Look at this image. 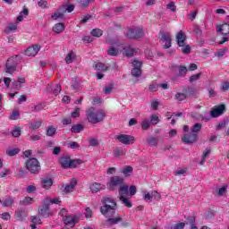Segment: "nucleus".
<instances>
[{
  "label": "nucleus",
  "mask_w": 229,
  "mask_h": 229,
  "mask_svg": "<svg viewBox=\"0 0 229 229\" xmlns=\"http://www.w3.org/2000/svg\"><path fill=\"white\" fill-rule=\"evenodd\" d=\"M102 206L100 212L105 217H114L115 210H117V202L112 197H104L101 199Z\"/></svg>",
  "instance_id": "1"
},
{
  "label": "nucleus",
  "mask_w": 229,
  "mask_h": 229,
  "mask_svg": "<svg viewBox=\"0 0 229 229\" xmlns=\"http://www.w3.org/2000/svg\"><path fill=\"white\" fill-rule=\"evenodd\" d=\"M86 117L89 123L91 124H98L105 121L106 117V112L103 109L96 110L94 107H90L86 111Z\"/></svg>",
  "instance_id": "2"
},
{
  "label": "nucleus",
  "mask_w": 229,
  "mask_h": 229,
  "mask_svg": "<svg viewBox=\"0 0 229 229\" xmlns=\"http://www.w3.org/2000/svg\"><path fill=\"white\" fill-rule=\"evenodd\" d=\"M19 55H13L9 57L5 63L4 72L6 74H13L17 71V65H19Z\"/></svg>",
  "instance_id": "3"
},
{
  "label": "nucleus",
  "mask_w": 229,
  "mask_h": 229,
  "mask_svg": "<svg viewBox=\"0 0 229 229\" xmlns=\"http://www.w3.org/2000/svg\"><path fill=\"white\" fill-rule=\"evenodd\" d=\"M125 37H127V38H132L134 40L142 38V37H144V29H142V27L129 28L125 32Z\"/></svg>",
  "instance_id": "4"
},
{
  "label": "nucleus",
  "mask_w": 229,
  "mask_h": 229,
  "mask_svg": "<svg viewBox=\"0 0 229 229\" xmlns=\"http://www.w3.org/2000/svg\"><path fill=\"white\" fill-rule=\"evenodd\" d=\"M26 169L32 174H38L40 173V162L38 159L32 157L26 162Z\"/></svg>",
  "instance_id": "5"
},
{
  "label": "nucleus",
  "mask_w": 229,
  "mask_h": 229,
  "mask_svg": "<svg viewBox=\"0 0 229 229\" xmlns=\"http://www.w3.org/2000/svg\"><path fill=\"white\" fill-rule=\"evenodd\" d=\"M124 183V178L121 176H113L110 179V182H107V187L110 191H115L116 187L123 185Z\"/></svg>",
  "instance_id": "6"
},
{
  "label": "nucleus",
  "mask_w": 229,
  "mask_h": 229,
  "mask_svg": "<svg viewBox=\"0 0 229 229\" xmlns=\"http://www.w3.org/2000/svg\"><path fill=\"white\" fill-rule=\"evenodd\" d=\"M114 139L125 146H130V144H133V142H135V137L128 134H119L114 136Z\"/></svg>",
  "instance_id": "7"
},
{
  "label": "nucleus",
  "mask_w": 229,
  "mask_h": 229,
  "mask_svg": "<svg viewBox=\"0 0 229 229\" xmlns=\"http://www.w3.org/2000/svg\"><path fill=\"white\" fill-rule=\"evenodd\" d=\"M38 214L42 216V217H50V216H53V211H51L49 208L48 200H44L43 206L38 208Z\"/></svg>",
  "instance_id": "8"
},
{
  "label": "nucleus",
  "mask_w": 229,
  "mask_h": 229,
  "mask_svg": "<svg viewBox=\"0 0 229 229\" xmlns=\"http://www.w3.org/2000/svg\"><path fill=\"white\" fill-rule=\"evenodd\" d=\"M132 70H131V75L134 78H140L141 74H142V62L139 61V60H134L132 61Z\"/></svg>",
  "instance_id": "9"
},
{
  "label": "nucleus",
  "mask_w": 229,
  "mask_h": 229,
  "mask_svg": "<svg viewBox=\"0 0 229 229\" xmlns=\"http://www.w3.org/2000/svg\"><path fill=\"white\" fill-rule=\"evenodd\" d=\"M64 225L66 226H70V228H73V226L80 221V216L76 215L68 216L64 218Z\"/></svg>",
  "instance_id": "10"
},
{
  "label": "nucleus",
  "mask_w": 229,
  "mask_h": 229,
  "mask_svg": "<svg viewBox=\"0 0 229 229\" xmlns=\"http://www.w3.org/2000/svg\"><path fill=\"white\" fill-rule=\"evenodd\" d=\"M197 140H198V134L192 133V132L184 134L182 137V141L184 144H193V142H196Z\"/></svg>",
  "instance_id": "11"
},
{
  "label": "nucleus",
  "mask_w": 229,
  "mask_h": 229,
  "mask_svg": "<svg viewBox=\"0 0 229 229\" xmlns=\"http://www.w3.org/2000/svg\"><path fill=\"white\" fill-rule=\"evenodd\" d=\"M225 105H220L216 108H214L210 111V115L213 118L219 117L220 115H223L225 114Z\"/></svg>",
  "instance_id": "12"
},
{
  "label": "nucleus",
  "mask_w": 229,
  "mask_h": 229,
  "mask_svg": "<svg viewBox=\"0 0 229 229\" xmlns=\"http://www.w3.org/2000/svg\"><path fill=\"white\" fill-rule=\"evenodd\" d=\"M40 51V47L38 45H33L32 47H29L25 50L26 56H36V55Z\"/></svg>",
  "instance_id": "13"
},
{
  "label": "nucleus",
  "mask_w": 229,
  "mask_h": 229,
  "mask_svg": "<svg viewBox=\"0 0 229 229\" xmlns=\"http://www.w3.org/2000/svg\"><path fill=\"white\" fill-rule=\"evenodd\" d=\"M187 40V36L183 30H180L176 35V42L179 47H183L185 45V41Z\"/></svg>",
  "instance_id": "14"
},
{
  "label": "nucleus",
  "mask_w": 229,
  "mask_h": 229,
  "mask_svg": "<svg viewBox=\"0 0 229 229\" xmlns=\"http://www.w3.org/2000/svg\"><path fill=\"white\" fill-rule=\"evenodd\" d=\"M78 185V182L76 180H72V182L69 184H66L64 186V189L63 191L64 194H70V192L74 191V188Z\"/></svg>",
  "instance_id": "15"
},
{
  "label": "nucleus",
  "mask_w": 229,
  "mask_h": 229,
  "mask_svg": "<svg viewBox=\"0 0 229 229\" xmlns=\"http://www.w3.org/2000/svg\"><path fill=\"white\" fill-rule=\"evenodd\" d=\"M60 165L63 169H69V165L71 164V157H62L59 158Z\"/></svg>",
  "instance_id": "16"
},
{
  "label": "nucleus",
  "mask_w": 229,
  "mask_h": 229,
  "mask_svg": "<svg viewBox=\"0 0 229 229\" xmlns=\"http://www.w3.org/2000/svg\"><path fill=\"white\" fill-rule=\"evenodd\" d=\"M191 117L197 121H205V123H208V121H210V116H205L198 112L191 113Z\"/></svg>",
  "instance_id": "17"
},
{
  "label": "nucleus",
  "mask_w": 229,
  "mask_h": 229,
  "mask_svg": "<svg viewBox=\"0 0 229 229\" xmlns=\"http://www.w3.org/2000/svg\"><path fill=\"white\" fill-rule=\"evenodd\" d=\"M53 182L54 181L51 178H43L41 179V187L47 190L51 189Z\"/></svg>",
  "instance_id": "18"
},
{
  "label": "nucleus",
  "mask_w": 229,
  "mask_h": 229,
  "mask_svg": "<svg viewBox=\"0 0 229 229\" xmlns=\"http://www.w3.org/2000/svg\"><path fill=\"white\" fill-rule=\"evenodd\" d=\"M89 189H90L91 192H93V194H96V193L99 192V191H102V189H105V185H103L101 183L94 182L93 184H91L89 186Z\"/></svg>",
  "instance_id": "19"
},
{
  "label": "nucleus",
  "mask_w": 229,
  "mask_h": 229,
  "mask_svg": "<svg viewBox=\"0 0 229 229\" xmlns=\"http://www.w3.org/2000/svg\"><path fill=\"white\" fill-rule=\"evenodd\" d=\"M42 126V119L35 120L34 122H30L29 125L30 130H38Z\"/></svg>",
  "instance_id": "20"
},
{
  "label": "nucleus",
  "mask_w": 229,
  "mask_h": 229,
  "mask_svg": "<svg viewBox=\"0 0 229 229\" xmlns=\"http://www.w3.org/2000/svg\"><path fill=\"white\" fill-rule=\"evenodd\" d=\"M186 225H191V229H198V226H196V216H190L186 218Z\"/></svg>",
  "instance_id": "21"
},
{
  "label": "nucleus",
  "mask_w": 229,
  "mask_h": 229,
  "mask_svg": "<svg viewBox=\"0 0 229 229\" xmlns=\"http://www.w3.org/2000/svg\"><path fill=\"white\" fill-rule=\"evenodd\" d=\"M177 69H178V74L177 76L179 78H185V76H187V67L185 66H182V65H179L177 66Z\"/></svg>",
  "instance_id": "22"
},
{
  "label": "nucleus",
  "mask_w": 229,
  "mask_h": 229,
  "mask_svg": "<svg viewBox=\"0 0 229 229\" xmlns=\"http://www.w3.org/2000/svg\"><path fill=\"white\" fill-rule=\"evenodd\" d=\"M210 153H211V149L210 148H206L203 153H202V158L200 160L199 165H203L205 164V162H207V158H208V157H210Z\"/></svg>",
  "instance_id": "23"
},
{
  "label": "nucleus",
  "mask_w": 229,
  "mask_h": 229,
  "mask_svg": "<svg viewBox=\"0 0 229 229\" xmlns=\"http://www.w3.org/2000/svg\"><path fill=\"white\" fill-rule=\"evenodd\" d=\"M81 164H83L81 159H70V165L68 169H76V167H78V165H81Z\"/></svg>",
  "instance_id": "24"
},
{
  "label": "nucleus",
  "mask_w": 229,
  "mask_h": 229,
  "mask_svg": "<svg viewBox=\"0 0 229 229\" xmlns=\"http://www.w3.org/2000/svg\"><path fill=\"white\" fill-rule=\"evenodd\" d=\"M228 119H224L222 121H220L216 125V131H219L221 130H223L224 128H226V126H228Z\"/></svg>",
  "instance_id": "25"
},
{
  "label": "nucleus",
  "mask_w": 229,
  "mask_h": 229,
  "mask_svg": "<svg viewBox=\"0 0 229 229\" xmlns=\"http://www.w3.org/2000/svg\"><path fill=\"white\" fill-rule=\"evenodd\" d=\"M85 130V126L83 124H74L71 128L72 133H80Z\"/></svg>",
  "instance_id": "26"
},
{
  "label": "nucleus",
  "mask_w": 229,
  "mask_h": 229,
  "mask_svg": "<svg viewBox=\"0 0 229 229\" xmlns=\"http://www.w3.org/2000/svg\"><path fill=\"white\" fill-rule=\"evenodd\" d=\"M74 60H76V53L70 51L65 57V62L66 64H72Z\"/></svg>",
  "instance_id": "27"
},
{
  "label": "nucleus",
  "mask_w": 229,
  "mask_h": 229,
  "mask_svg": "<svg viewBox=\"0 0 229 229\" xmlns=\"http://www.w3.org/2000/svg\"><path fill=\"white\" fill-rule=\"evenodd\" d=\"M113 153L114 157H124L126 155V148L118 147L114 149Z\"/></svg>",
  "instance_id": "28"
},
{
  "label": "nucleus",
  "mask_w": 229,
  "mask_h": 229,
  "mask_svg": "<svg viewBox=\"0 0 229 229\" xmlns=\"http://www.w3.org/2000/svg\"><path fill=\"white\" fill-rule=\"evenodd\" d=\"M123 51L125 53V56H133L135 55V53H137V50L135 48L131 47V46L125 47L123 48Z\"/></svg>",
  "instance_id": "29"
},
{
  "label": "nucleus",
  "mask_w": 229,
  "mask_h": 229,
  "mask_svg": "<svg viewBox=\"0 0 229 229\" xmlns=\"http://www.w3.org/2000/svg\"><path fill=\"white\" fill-rule=\"evenodd\" d=\"M119 196H128L129 194V186L128 185H121L118 190Z\"/></svg>",
  "instance_id": "30"
},
{
  "label": "nucleus",
  "mask_w": 229,
  "mask_h": 229,
  "mask_svg": "<svg viewBox=\"0 0 229 229\" xmlns=\"http://www.w3.org/2000/svg\"><path fill=\"white\" fill-rule=\"evenodd\" d=\"M64 30H65V25H64V23H56L54 27H53V31L55 33L60 34L62 33V31H64Z\"/></svg>",
  "instance_id": "31"
},
{
  "label": "nucleus",
  "mask_w": 229,
  "mask_h": 229,
  "mask_svg": "<svg viewBox=\"0 0 229 229\" xmlns=\"http://www.w3.org/2000/svg\"><path fill=\"white\" fill-rule=\"evenodd\" d=\"M55 135H56V127H55L53 125H49L47 128V137H55Z\"/></svg>",
  "instance_id": "32"
},
{
  "label": "nucleus",
  "mask_w": 229,
  "mask_h": 229,
  "mask_svg": "<svg viewBox=\"0 0 229 229\" xmlns=\"http://www.w3.org/2000/svg\"><path fill=\"white\" fill-rule=\"evenodd\" d=\"M13 203H15V200L13 199H12V197L5 198L2 201V207H12V205H13Z\"/></svg>",
  "instance_id": "33"
},
{
  "label": "nucleus",
  "mask_w": 229,
  "mask_h": 229,
  "mask_svg": "<svg viewBox=\"0 0 229 229\" xmlns=\"http://www.w3.org/2000/svg\"><path fill=\"white\" fill-rule=\"evenodd\" d=\"M120 201L123 203V205H124L125 207H127V208H131V202L130 201V199L124 196H120L119 197Z\"/></svg>",
  "instance_id": "34"
},
{
  "label": "nucleus",
  "mask_w": 229,
  "mask_h": 229,
  "mask_svg": "<svg viewBox=\"0 0 229 229\" xmlns=\"http://www.w3.org/2000/svg\"><path fill=\"white\" fill-rule=\"evenodd\" d=\"M175 101H179V103H182V101H185L187 99V94L178 92L174 96Z\"/></svg>",
  "instance_id": "35"
},
{
  "label": "nucleus",
  "mask_w": 229,
  "mask_h": 229,
  "mask_svg": "<svg viewBox=\"0 0 229 229\" xmlns=\"http://www.w3.org/2000/svg\"><path fill=\"white\" fill-rule=\"evenodd\" d=\"M107 55L109 56H117L119 55V49L114 47H109L107 49Z\"/></svg>",
  "instance_id": "36"
},
{
  "label": "nucleus",
  "mask_w": 229,
  "mask_h": 229,
  "mask_svg": "<svg viewBox=\"0 0 229 229\" xmlns=\"http://www.w3.org/2000/svg\"><path fill=\"white\" fill-rule=\"evenodd\" d=\"M201 128H203V124H201V123H195L191 128V133H198V132L201 131Z\"/></svg>",
  "instance_id": "37"
},
{
  "label": "nucleus",
  "mask_w": 229,
  "mask_h": 229,
  "mask_svg": "<svg viewBox=\"0 0 229 229\" xmlns=\"http://www.w3.org/2000/svg\"><path fill=\"white\" fill-rule=\"evenodd\" d=\"M5 31L7 33H12V31H17V21L14 23H11L9 24L6 28H5Z\"/></svg>",
  "instance_id": "38"
},
{
  "label": "nucleus",
  "mask_w": 229,
  "mask_h": 229,
  "mask_svg": "<svg viewBox=\"0 0 229 229\" xmlns=\"http://www.w3.org/2000/svg\"><path fill=\"white\" fill-rule=\"evenodd\" d=\"M32 225H30L32 229H36L37 228V225H42V220L38 217V216H33L32 217Z\"/></svg>",
  "instance_id": "39"
},
{
  "label": "nucleus",
  "mask_w": 229,
  "mask_h": 229,
  "mask_svg": "<svg viewBox=\"0 0 229 229\" xmlns=\"http://www.w3.org/2000/svg\"><path fill=\"white\" fill-rule=\"evenodd\" d=\"M147 142H148V144H149V146H157L158 145V138L149 137L147 139Z\"/></svg>",
  "instance_id": "40"
},
{
  "label": "nucleus",
  "mask_w": 229,
  "mask_h": 229,
  "mask_svg": "<svg viewBox=\"0 0 229 229\" xmlns=\"http://www.w3.org/2000/svg\"><path fill=\"white\" fill-rule=\"evenodd\" d=\"M30 110L31 112H34V113L42 112V110H44V105L39 103L38 105L31 106Z\"/></svg>",
  "instance_id": "41"
},
{
  "label": "nucleus",
  "mask_w": 229,
  "mask_h": 229,
  "mask_svg": "<svg viewBox=\"0 0 229 229\" xmlns=\"http://www.w3.org/2000/svg\"><path fill=\"white\" fill-rule=\"evenodd\" d=\"M20 151L21 149L19 148H9L6 150V155L9 157H15V155H17Z\"/></svg>",
  "instance_id": "42"
},
{
  "label": "nucleus",
  "mask_w": 229,
  "mask_h": 229,
  "mask_svg": "<svg viewBox=\"0 0 229 229\" xmlns=\"http://www.w3.org/2000/svg\"><path fill=\"white\" fill-rule=\"evenodd\" d=\"M121 221H123V218L121 216H118L116 218L109 217V219L107 220V223H108V225H117V224L121 223Z\"/></svg>",
  "instance_id": "43"
},
{
  "label": "nucleus",
  "mask_w": 229,
  "mask_h": 229,
  "mask_svg": "<svg viewBox=\"0 0 229 229\" xmlns=\"http://www.w3.org/2000/svg\"><path fill=\"white\" fill-rule=\"evenodd\" d=\"M150 125H151L150 120L148 118H145L141 123V128L142 130H148Z\"/></svg>",
  "instance_id": "44"
},
{
  "label": "nucleus",
  "mask_w": 229,
  "mask_h": 229,
  "mask_svg": "<svg viewBox=\"0 0 229 229\" xmlns=\"http://www.w3.org/2000/svg\"><path fill=\"white\" fill-rule=\"evenodd\" d=\"M33 203V198L25 197L23 200L20 201V205H31Z\"/></svg>",
  "instance_id": "45"
},
{
  "label": "nucleus",
  "mask_w": 229,
  "mask_h": 229,
  "mask_svg": "<svg viewBox=\"0 0 229 229\" xmlns=\"http://www.w3.org/2000/svg\"><path fill=\"white\" fill-rule=\"evenodd\" d=\"M227 189H228V186L224 185L221 188H219L218 190H216V192L217 196H224L225 193L226 192Z\"/></svg>",
  "instance_id": "46"
},
{
  "label": "nucleus",
  "mask_w": 229,
  "mask_h": 229,
  "mask_svg": "<svg viewBox=\"0 0 229 229\" xmlns=\"http://www.w3.org/2000/svg\"><path fill=\"white\" fill-rule=\"evenodd\" d=\"M158 123H160V118H158V114H151L150 123L151 124H158Z\"/></svg>",
  "instance_id": "47"
},
{
  "label": "nucleus",
  "mask_w": 229,
  "mask_h": 229,
  "mask_svg": "<svg viewBox=\"0 0 229 229\" xmlns=\"http://www.w3.org/2000/svg\"><path fill=\"white\" fill-rule=\"evenodd\" d=\"M161 40H163V42L171 41V35L168 32H163L161 35Z\"/></svg>",
  "instance_id": "48"
},
{
  "label": "nucleus",
  "mask_w": 229,
  "mask_h": 229,
  "mask_svg": "<svg viewBox=\"0 0 229 229\" xmlns=\"http://www.w3.org/2000/svg\"><path fill=\"white\" fill-rule=\"evenodd\" d=\"M42 140V136L40 134H32L30 137V142H37Z\"/></svg>",
  "instance_id": "49"
},
{
  "label": "nucleus",
  "mask_w": 229,
  "mask_h": 229,
  "mask_svg": "<svg viewBox=\"0 0 229 229\" xmlns=\"http://www.w3.org/2000/svg\"><path fill=\"white\" fill-rule=\"evenodd\" d=\"M91 35L92 37L99 38L101 37V35H103V30H101L100 29H95L91 30Z\"/></svg>",
  "instance_id": "50"
},
{
  "label": "nucleus",
  "mask_w": 229,
  "mask_h": 229,
  "mask_svg": "<svg viewBox=\"0 0 229 229\" xmlns=\"http://www.w3.org/2000/svg\"><path fill=\"white\" fill-rule=\"evenodd\" d=\"M95 67H96L97 71H101V72H105L107 69L106 65H105V64H103V63H98L95 65Z\"/></svg>",
  "instance_id": "51"
},
{
  "label": "nucleus",
  "mask_w": 229,
  "mask_h": 229,
  "mask_svg": "<svg viewBox=\"0 0 229 229\" xmlns=\"http://www.w3.org/2000/svg\"><path fill=\"white\" fill-rule=\"evenodd\" d=\"M181 51L182 53H183L184 55H190L191 54V46L189 45H185L181 47Z\"/></svg>",
  "instance_id": "52"
},
{
  "label": "nucleus",
  "mask_w": 229,
  "mask_h": 229,
  "mask_svg": "<svg viewBox=\"0 0 229 229\" xmlns=\"http://www.w3.org/2000/svg\"><path fill=\"white\" fill-rule=\"evenodd\" d=\"M199 78H201V72L191 75L189 79V81L192 83L194 81H198Z\"/></svg>",
  "instance_id": "53"
},
{
  "label": "nucleus",
  "mask_w": 229,
  "mask_h": 229,
  "mask_svg": "<svg viewBox=\"0 0 229 229\" xmlns=\"http://www.w3.org/2000/svg\"><path fill=\"white\" fill-rule=\"evenodd\" d=\"M19 117H21V114L19 113V111H13V113L10 115L11 121H17Z\"/></svg>",
  "instance_id": "54"
},
{
  "label": "nucleus",
  "mask_w": 229,
  "mask_h": 229,
  "mask_svg": "<svg viewBox=\"0 0 229 229\" xmlns=\"http://www.w3.org/2000/svg\"><path fill=\"white\" fill-rule=\"evenodd\" d=\"M227 52H228V48H222V49L217 51L216 55L218 58H221V57L225 56V55H226Z\"/></svg>",
  "instance_id": "55"
},
{
  "label": "nucleus",
  "mask_w": 229,
  "mask_h": 229,
  "mask_svg": "<svg viewBox=\"0 0 229 229\" xmlns=\"http://www.w3.org/2000/svg\"><path fill=\"white\" fill-rule=\"evenodd\" d=\"M52 19L54 21H58V19H64V13L56 12L54 14H52Z\"/></svg>",
  "instance_id": "56"
},
{
  "label": "nucleus",
  "mask_w": 229,
  "mask_h": 229,
  "mask_svg": "<svg viewBox=\"0 0 229 229\" xmlns=\"http://www.w3.org/2000/svg\"><path fill=\"white\" fill-rule=\"evenodd\" d=\"M112 90H114V84H110L103 89L104 94H111Z\"/></svg>",
  "instance_id": "57"
},
{
  "label": "nucleus",
  "mask_w": 229,
  "mask_h": 229,
  "mask_svg": "<svg viewBox=\"0 0 229 229\" xmlns=\"http://www.w3.org/2000/svg\"><path fill=\"white\" fill-rule=\"evenodd\" d=\"M13 137H21V128L20 127H14V129L12 131Z\"/></svg>",
  "instance_id": "58"
},
{
  "label": "nucleus",
  "mask_w": 229,
  "mask_h": 229,
  "mask_svg": "<svg viewBox=\"0 0 229 229\" xmlns=\"http://www.w3.org/2000/svg\"><path fill=\"white\" fill-rule=\"evenodd\" d=\"M151 194L152 199L154 198V199H156L157 201H160V199H162V196L157 191H151Z\"/></svg>",
  "instance_id": "59"
},
{
  "label": "nucleus",
  "mask_w": 229,
  "mask_h": 229,
  "mask_svg": "<svg viewBox=\"0 0 229 229\" xmlns=\"http://www.w3.org/2000/svg\"><path fill=\"white\" fill-rule=\"evenodd\" d=\"M131 173H133V167L131 166H126L123 170V174L127 176V174H131Z\"/></svg>",
  "instance_id": "60"
},
{
  "label": "nucleus",
  "mask_w": 229,
  "mask_h": 229,
  "mask_svg": "<svg viewBox=\"0 0 229 229\" xmlns=\"http://www.w3.org/2000/svg\"><path fill=\"white\" fill-rule=\"evenodd\" d=\"M96 0H80V4L82 6V8H85L88 4H90V3H94Z\"/></svg>",
  "instance_id": "61"
},
{
  "label": "nucleus",
  "mask_w": 229,
  "mask_h": 229,
  "mask_svg": "<svg viewBox=\"0 0 229 229\" xmlns=\"http://www.w3.org/2000/svg\"><path fill=\"white\" fill-rule=\"evenodd\" d=\"M84 216L87 219H90V217H92V209H90V208H87L85 209Z\"/></svg>",
  "instance_id": "62"
},
{
  "label": "nucleus",
  "mask_w": 229,
  "mask_h": 229,
  "mask_svg": "<svg viewBox=\"0 0 229 229\" xmlns=\"http://www.w3.org/2000/svg\"><path fill=\"white\" fill-rule=\"evenodd\" d=\"M167 10H170L171 12H176V5H174V2H170L166 5Z\"/></svg>",
  "instance_id": "63"
},
{
  "label": "nucleus",
  "mask_w": 229,
  "mask_h": 229,
  "mask_svg": "<svg viewBox=\"0 0 229 229\" xmlns=\"http://www.w3.org/2000/svg\"><path fill=\"white\" fill-rule=\"evenodd\" d=\"M185 228V223L179 222L174 226V229H184Z\"/></svg>",
  "instance_id": "64"
}]
</instances>
